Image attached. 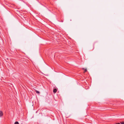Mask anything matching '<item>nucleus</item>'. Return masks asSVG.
<instances>
[{"instance_id": "f257e3e1", "label": "nucleus", "mask_w": 124, "mask_h": 124, "mask_svg": "<svg viewBox=\"0 0 124 124\" xmlns=\"http://www.w3.org/2000/svg\"><path fill=\"white\" fill-rule=\"evenodd\" d=\"M3 115V113L1 111H0V117L2 116Z\"/></svg>"}, {"instance_id": "f03ea898", "label": "nucleus", "mask_w": 124, "mask_h": 124, "mask_svg": "<svg viewBox=\"0 0 124 124\" xmlns=\"http://www.w3.org/2000/svg\"><path fill=\"white\" fill-rule=\"evenodd\" d=\"M57 91V90L56 88H54L53 90V92L54 93H56Z\"/></svg>"}, {"instance_id": "7ed1b4c3", "label": "nucleus", "mask_w": 124, "mask_h": 124, "mask_svg": "<svg viewBox=\"0 0 124 124\" xmlns=\"http://www.w3.org/2000/svg\"><path fill=\"white\" fill-rule=\"evenodd\" d=\"M35 92L39 94L40 93L39 92V91L37 90H35Z\"/></svg>"}, {"instance_id": "20e7f679", "label": "nucleus", "mask_w": 124, "mask_h": 124, "mask_svg": "<svg viewBox=\"0 0 124 124\" xmlns=\"http://www.w3.org/2000/svg\"><path fill=\"white\" fill-rule=\"evenodd\" d=\"M15 124H19V123L18 122H16L15 123Z\"/></svg>"}, {"instance_id": "39448f33", "label": "nucleus", "mask_w": 124, "mask_h": 124, "mask_svg": "<svg viewBox=\"0 0 124 124\" xmlns=\"http://www.w3.org/2000/svg\"><path fill=\"white\" fill-rule=\"evenodd\" d=\"M83 70H85V71H84L85 72H86L87 71V69H84V68H83Z\"/></svg>"}, {"instance_id": "423d86ee", "label": "nucleus", "mask_w": 124, "mask_h": 124, "mask_svg": "<svg viewBox=\"0 0 124 124\" xmlns=\"http://www.w3.org/2000/svg\"><path fill=\"white\" fill-rule=\"evenodd\" d=\"M121 124H124V122H121Z\"/></svg>"}, {"instance_id": "0eeeda50", "label": "nucleus", "mask_w": 124, "mask_h": 124, "mask_svg": "<svg viewBox=\"0 0 124 124\" xmlns=\"http://www.w3.org/2000/svg\"><path fill=\"white\" fill-rule=\"evenodd\" d=\"M116 124H120L119 123H116Z\"/></svg>"}]
</instances>
